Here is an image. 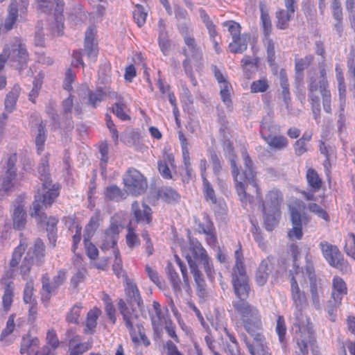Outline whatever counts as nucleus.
<instances>
[{"label":"nucleus","mask_w":355,"mask_h":355,"mask_svg":"<svg viewBox=\"0 0 355 355\" xmlns=\"http://www.w3.org/2000/svg\"><path fill=\"white\" fill-rule=\"evenodd\" d=\"M306 180L313 192L318 191L322 187V180L315 170L309 168L306 171Z\"/></svg>","instance_id":"a18cd8bd"},{"label":"nucleus","mask_w":355,"mask_h":355,"mask_svg":"<svg viewBox=\"0 0 355 355\" xmlns=\"http://www.w3.org/2000/svg\"><path fill=\"white\" fill-rule=\"evenodd\" d=\"M19 12V8H18V3L17 0L12 1L8 7V14L4 24L5 28L7 30H10L12 28L14 24L17 19Z\"/></svg>","instance_id":"58836bf2"},{"label":"nucleus","mask_w":355,"mask_h":355,"mask_svg":"<svg viewBox=\"0 0 355 355\" xmlns=\"http://www.w3.org/2000/svg\"><path fill=\"white\" fill-rule=\"evenodd\" d=\"M319 247L329 266L339 270L343 273H349L351 271L350 265L336 245L322 241L320 243Z\"/></svg>","instance_id":"6e6552de"},{"label":"nucleus","mask_w":355,"mask_h":355,"mask_svg":"<svg viewBox=\"0 0 355 355\" xmlns=\"http://www.w3.org/2000/svg\"><path fill=\"white\" fill-rule=\"evenodd\" d=\"M44 243L40 239L36 240L34 247L28 250L20 266V272L24 279H26L34 260L37 262L42 261V258L44 257Z\"/></svg>","instance_id":"ddd939ff"},{"label":"nucleus","mask_w":355,"mask_h":355,"mask_svg":"<svg viewBox=\"0 0 355 355\" xmlns=\"http://www.w3.org/2000/svg\"><path fill=\"white\" fill-rule=\"evenodd\" d=\"M292 228L288 231V236L291 240H300L303 236L302 226L306 225L309 218L305 214H300L297 207H291Z\"/></svg>","instance_id":"4468645a"},{"label":"nucleus","mask_w":355,"mask_h":355,"mask_svg":"<svg viewBox=\"0 0 355 355\" xmlns=\"http://www.w3.org/2000/svg\"><path fill=\"white\" fill-rule=\"evenodd\" d=\"M121 227V226L117 220L112 219L110 227L105 230L102 237L101 248L103 250L110 248L116 249L115 246Z\"/></svg>","instance_id":"dca6fc26"},{"label":"nucleus","mask_w":355,"mask_h":355,"mask_svg":"<svg viewBox=\"0 0 355 355\" xmlns=\"http://www.w3.org/2000/svg\"><path fill=\"white\" fill-rule=\"evenodd\" d=\"M297 277L293 279L291 286L293 306L295 308L293 318V331L294 339L302 354H309L308 347L315 342L314 334L309 318L304 315L302 310L307 305V300L304 292L297 284Z\"/></svg>","instance_id":"f257e3e1"},{"label":"nucleus","mask_w":355,"mask_h":355,"mask_svg":"<svg viewBox=\"0 0 355 355\" xmlns=\"http://www.w3.org/2000/svg\"><path fill=\"white\" fill-rule=\"evenodd\" d=\"M265 141L271 149L279 150L286 148L288 144L287 138L284 135H274Z\"/></svg>","instance_id":"a19ab883"},{"label":"nucleus","mask_w":355,"mask_h":355,"mask_svg":"<svg viewBox=\"0 0 355 355\" xmlns=\"http://www.w3.org/2000/svg\"><path fill=\"white\" fill-rule=\"evenodd\" d=\"M105 198L110 200L119 201L125 198V193L116 185H110L104 191Z\"/></svg>","instance_id":"37998d69"},{"label":"nucleus","mask_w":355,"mask_h":355,"mask_svg":"<svg viewBox=\"0 0 355 355\" xmlns=\"http://www.w3.org/2000/svg\"><path fill=\"white\" fill-rule=\"evenodd\" d=\"M46 141V133L44 125L41 122L36 128L35 131V145L37 152L40 153L44 150V145Z\"/></svg>","instance_id":"3c124183"},{"label":"nucleus","mask_w":355,"mask_h":355,"mask_svg":"<svg viewBox=\"0 0 355 355\" xmlns=\"http://www.w3.org/2000/svg\"><path fill=\"white\" fill-rule=\"evenodd\" d=\"M177 17L182 16L184 18L182 21H179L178 27L180 33L184 39L186 37L193 35V31L189 20L185 19V11H180L176 15Z\"/></svg>","instance_id":"79ce46f5"},{"label":"nucleus","mask_w":355,"mask_h":355,"mask_svg":"<svg viewBox=\"0 0 355 355\" xmlns=\"http://www.w3.org/2000/svg\"><path fill=\"white\" fill-rule=\"evenodd\" d=\"M282 202L283 196L277 189L269 191L262 201V211L267 230L272 231L278 224Z\"/></svg>","instance_id":"423d86ee"},{"label":"nucleus","mask_w":355,"mask_h":355,"mask_svg":"<svg viewBox=\"0 0 355 355\" xmlns=\"http://www.w3.org/2000/svg\"><path fill=\"white\" fill-rule=\"evenodd\" d=\"M17 161L16 155H10L7 160V169L5 175L0 178V194L8 191L12 187V180L16 177V168L15 167Z\"/></svg>","instance_id":"a211bd4d"},{"label":"nucleus","mask_w":355,"mask_h":355,"mask_svg":"<svg viewBox=\"0 0 355 355\" xmlns=\"http://www.w3.org/2000/svg\"><path fill=\"white\" fill-rule=\"evenodd\" d=\"M92 346L91 341L80 343L78 336H74L69 341V355H82L89 350Z\"/></svg>","instance_id":"473e14b6"},{"label":"nucleus","mask_w":355,"mask_h":355,"mask_svg":"<svg viewBox=\"0 0 355 355\" xmlns=\"http://www.w3.org/2000/svg\"><path fill=\"white\" fill-rule=\"evenodd\" d=\"M308 209L316 214L318 217L324 219L326 221L329 220V215L324 209L316 203H309L308 205Z\"/></svg>","instance_id":"69168bd1"},{"label":"nucleus","mask_w":355,"mask_h":355,"mask_svg":"<svg viewBox=\"0 0 355 355\" xmlns=\"http://www.w3.org/2000/svg\"><path fill=\"white\" fill-rule=\"evenodd\" d=\"M250 38L249 35L244 33L232 39V42L229 45L230 51L234 53H243L247 49Z\"/></svg>","instance_id":"f704fd0d"},{"label":"nucleus","mask_w":355,"mask_h":355,"mask_svg":"<svg viewBox=\"0 0 355 355\" xmlns=\"http://www.w3.org/2000/svg\"><path fill=\"white\" fill-rule=\"evenodd\" d=\"M232 306L234 311L240 316L245 330L251 336H255L257 340H260L263 324L257 307L243 300H233Z\"/></svg>","instance_id":"20e7f679"},{"label":"nucleus","mask_w":355,"mask_h":355,"mask_svg":"<svg viewBox=\"0 0 355 355\" xmlns=\"http://www.w3.org/2000/svg\"><path fill=\"white\" fill-rule=\"evenodd\" d=\"M126 242L130 248H134L140 244L139 239L138 236L135 234V229L130 225L128 227Z\"/></svg>","instance_id":"e2e57ef3"},{"label":"nucleus","mask_w":355,"mask_h":355,"mask_svg":"<svg viewBox=\"0 0 355 355\" xmlns=\"http://www.w3.org/2000/svg\"><path fill=\"white\" fill-rule=\"evenodd\" d=\"M202 266L204 270L207 275V277L211 281H213L215 277V270L214 268L213 263L209 256L206 257L205 258L200 261Z\"/></svg>","instance_id":"680f3d73"},{"label":"nucleus","mask_w":355,"mask_h":355,"mask_svg":"<svg viewBox=\"0 0 355 355\" xmlns=\"http://www.w3.org/2000/svg\"><path fill=\"white\" fill-rule=\"evenodd\" d=\"M20 87L18 85H15L12 90L7 94L5 100L6 109L11 112L15 105L16 101L19 97Z\"/></svg>","instance_id":"09e8293b"},{"label":"nucleus","mask_w":355,"mask_h":355,"mask_svg":"<svg viewBox=\"0 0 355 355\" xmlns=\"http://www.w3.org/2000/svg\"><path fill=\"white\" fill-rule=\"evenodd\" d=\"M118 308L121 314L123 315L125 326L129 330L132 340L135 344L139 345L142 343L146 347L148 346L150 342L143 331L142 327L137 325V328L138 329L137 334L133 326V320L137 318V315L134 313V309H132L131 311L126 305L125 301L122 299H120L118 302Z\"/></svg>","instance_id":"0eeeda50"},{"label":"nucleus","mask_w":355,"mask_h":355,"mask_svg":"<svg viewBox=\"0 0 355 355\" xmlns=\"http://www.w3.org/2000/svg\"><path fill=\"white\" fill-rule=\"evenodd\" d=\"M295 3H290V5L285 4L286 10L279 9L276 12V26L277 28L284 30L288 27V22L293 17L295 11Z\"/></svg>","instance_id":"5701e85b"},{"label":"nucleus","mask_w":355,"mask_h":355,"mask_svg":"<svg viewBox=\"0 0 355 355\" xmlns=\"http://www.w3.org/2000/svg\"><path fill=\"white\" fill-rule=\"evenodd\" d=\"M344 250L347 256L355 260V234H348L345 239Z\"/></svg>","instance_id":"bf43d9fd"},{"label":"nucleus","mask_w":355,"mask_h":355,"mask_svg":"<svg viewBox=\"0 0 355 355\" xmlns=\"http://www.w3.org/2000/svg\"><path fill=\"white\" fill-rule=\"evenodd\" d=\"M270 261L263 259L259 266L256 273V282L259 286H263L269 277L271 270L269 268Z\"/></svg>","instance_id":"4c0bfd02"},{"label":"nucleus","mask_w":355,"mask_h":355,"mask_svg":"<svg viewBox=\"0 0 355 355\" xmlns=\"http://www.w3.org/2000/svg\"><path fill=\"white\" fill-rule=\"evenodd\" d=\"M308 277L310 281V291L311 295V302L314 307L317 309L320 308V297L322 293L321 286L316 282L315 275L313 272V268L308 267L306 269Z\"/></svg>","instance_id":"4be33fe9"},{"label":"nucleus","mask_w":355,"mask_h":355,"mask_svg":"<svg viewBox=\"0 0 355 355\" xmlns=\"http://www.w3.org/2000/svg\"><path fill=\"white\" fill-rule=\"evenodd\" d=\"M279 131L280 127L274 122L270 116H266L263 119L261 123L260 133L264 140L276 135Z\"/></svg>","instance_id":"cd10ccee"},{"label":"nucleus","mask_w":355,"mask_h":355,"mask_svg":"<svg viewBox=\"0 0 355 355\" xmlns=\"http://www.w3.org/2000/svg\"><path fill=\"white\" fill-rule=\"evenodd\" d=\"M159 197L168 203L177 202L180 200V195L171 187H164L159 191Z\"/></svg>","instance_id":"c03bdc74"},{"label":"nucleus","mask_w":355,"mask_h":355,"mask_svg":"<svg viewBox=\"0 0 355 355\" xmlns=\"http://www.w3.org/2000/svg\"><path fill=\"white\" fill-rule=\"evenodd\" d=\"M261 21L264 36H270L272 31L270 17L262 8H261Z\"/></svg>","instance_id":"4d7b16f0"},{"label":"nucleus","mask_w":355,"mask_h":355,"mask_svg":"<svg viewBox=\"0 0 355 355\" xmlns=\"http://www.w3.org/2000/svg\"><path fill=\"white\" fill-rule=\"evenodd\" d=\"M223 26L227 27L228 31L230 33L232 39L241 35V26L239 23L234 21H225Z\"/></svg>","instance_id":"338daca9"},{"label":"nucleus","mask_w":355,"mask_h":355,"mask_svg":"<svg viewBox=\"0 0 355 355\" xmlns=\"http://www.w3.org/2000/svg\"><path fill=\"white\" fill-rule=\"evenodd\" d=\"M184 42L187 49L185 50L186 55H191V58L196 60H200L202 58V51L200 46H198L193 35L186 37Z\"/></svg>","instance_id":"c9c22d12"},{"label":"nucleus","mask_w":355,"mask_h":355,"mask_svg":"<svg viewBox=\"0 0 355 355\" xmlns=\"http://www.w3.org/2000/svg\"><path fill=\"white\" fill-rule=\"evenodd\" d=\"M189 250L191 254V255L189 254V256L194 261L196 259L200 261L204 257L205 258L208 256L207 251L202 247V244L197 239L193 238H189ZM187 255H189V254Z\"/></svg>","instance_id":"72a5a7b5"},{"label":"nucleus","mask_w":355,"mask_h":355,"mask_svg":"<svg viewBox=\"0 0 355 355\" xmlns=\"http://www.w3.org/2000/svg\"><path fill=\"white\" fill-rule=\"evenodd\" d=\"M82 306L80 304L73 306L66 316V320L69 323L78 324L80 316Z\"/></svg>","instance_id":"13d9d810"},{"label":"nucleus","mask_w":355,"mask_h":355,"mask_svg":"<svg viewBox=\"0 0 355 355\" xmlns=\"http://www.w3.org/2000/svg\"><path fill=\"white\" fill-rule=\"evenodd\" d=\"M198 230L199 232L203 233L207 236V241L209 245H214L216 244L215 228L213 223L207 216H205L203 221L198 223Z\"/></svg>","instance_id":"bb28decb"},{"label":"nucleus","mask_w":355,"mask_h":355,"mask_svg":"<svg viewBox=\"0 0 355 355\" xmlns=\"http://www.w3.org/2000/svg\"><path fill=\"white\" fill-rule=\"evenodd\" d=\"M235 264L232 268L231 282L236 300L246 301L249 297L250 286L243 263V257L241 247L234 252Z\"/></svg>","instance_id":"39448f33"},{"label":"nucleus","mask_w":355,"mask_h":355,"mask_svg":"<svg viewBox=\"0 0 355 355\" xmlns=\"http://www.w3.org/2000/svg\"><path fill=\"white\" fill-rule=\"evenodd\" d=\"M223 149L225 157L230 162L232 173L236 182V189L240 200L241 201H247L250 199V196L245 191V184L247 182L251 184L255 188L257 198L261 199V191L255 180L253 164L250 157L246 153H243V157L245 168L242 173H239L236 164V155L234 153L232 144L229 140L224 141Z\"/></svg>","instance_id":"7ed1b4c3"},{"label":"nucleus","mask_w":355,"mask_h":355,"mask_svg":"<svg viewBox=\"0 0 355 355\" xmlns=\"http://www.w3.org/2000/svg\"><path fill=\"white\" fill-rule=\"evenodd\" d=\"M13 291L12 289L8 286L4 291L2 297L3 309L5 312H8L11 307L12 303Z\"/></svg>","instance_id":"0e129e2a"},{"label":"nucleus","mask_w":355,"mask_h":355,"mask_svg":"<svg viewBox=\"0 0 355 355\" xmlns=\"http://www.w3.org/2000/svg\"><path fill=\"white\" fill-rule=\"evenodd\" d=\"M12 227L16 230H22L27 223V213L25 209L24 198L18 196L12 202L10 210Z\"/></svg>","instance_id":"f8f14e48"},{"label":"nucleus","mask_w":355,"mask_h":355,"mask_svg":"<svg viewBox=\"0 0 355 355\" xmlns=\"http://www.w3.org/2000/svg\"><path fill=\"white\" fill-rule=\"evenodd\" d=\"M131 212L137 223L146 225L152 221L151 208L144 203L134 202L132 204Z\"/></svg>","instance_id":"aec40b11"},{"label":"nucleus","mask_w":355,"mask_h":355,"mask_svg":"<svg viewBox=\"0 0 355 355\" xmlns=\"http://www.w3.org/2000/svg\"><path fill=\"white\" fill-rule=\"evenodd\" d=\"M186 259L189 263L191 272L193 276L198 295L200 296H204L206 293V283L204 279L203 275L198 269L196 261L193 260L189 255H186Z\"/></svg>","instance_id":"412c9836"},{"label":"nucleus","mask_w":355,"mask_h":355,"mask_svg":"<svg viewBox=\"0 0 355 355\" xmlns=\"http://www.w3.org/2000/svg\"><path fill=\"white\" fill-rule=\"evenodd\" d=\"M113 99L116 100V102L112 105V112L122 121L128 119V108L124 98L116 92V97H114Z\"/></svg>","instance_id":"c85d7f7f"},{"label":"nucleus","mask_w":355,"mask_h":355,"mask_svg":"<svg viewBox=\"0 0 355 355\" xmlns=\"http://www.w3.org/2000/svg\"><path fill=\"white\" fill-rule=\"evenodd\" d=\"M38 10L47 15H53L55 26L53 27V33L60 35L63 29L64 3L62 0H35Z\"/></svg>","instance_id":"1a4fd4ad"},{"label":"nucleus","mask_w":355,"mask_h":355,"mask_svg":"<svg viewBox=\"0 0 355 355\" xmlns=\"http://www.w3.org/2000/svg\"><path fill=\"white\" fill-rule=\"evenodd\" d=\"M40 341L37 338L29 337L22 338L20 353H26L28 355H53L52 350L48 346L39 347Z\"/></svg>","instance_id":"2eb2a0df"},{"label":"nucleus","mask_w":355,"mask_h":355,"mask_svg":"<svg viewBox=\"0 0 355 355\" xmlns=\"http://www.w3.org/2000/svg\"><path fill=\"white\" fill-rule=\"evenodd\" d=\"M132 15L137 26L141 27L146 23L148 12L144 6L137 4L132 12Z\"/></svg>","instance_id":"864d4df0"},{"label":"nucleus","mask_w":355,"mask_h":355,"mask_svg":"<svg viewBox=\"0 0 355 355\" xmlns=\"http://www.w3.org/2000/svg\"><path fill=\"white\" fill-rule=\"evenodd\" d=\"M253 338V342L251 343L245 336L244 342L251 355H269L268 347L265 345V338L261 332L260 340H257L255 336Z\"/></svg>","instance_id":"b1692460"},{"label":"nucleus","mask_w":355,"mask_h":355,"mask_svg":"<svg viewBox=\"0 0 355 355\" xmlns=\"http://www.w3.org/2000/svg\"><path fill=\"white\" fill-rule=\"evenodd\" d=\"M313 60V56L312 55H308L303 58L295 60V68L296 72L298 73L297 78L302 79L301 73L311 64Z\"/></svg>","instance_id":"603ef678"},{"label":"nucleus","mask_w":355,"mask_h":355,"mask_svg":"<svg viewBox=\"0 0 355 355\" xmlns=\"http://www.w3.org/2000/svg\"><path fill=\"white\" fill-rule=\"evenodd\" d=\"M88 105L92 108H96L102 102L105 97L114 98L116 97V92L112 90L110 87L98 86L94 91L88 89Z\"/></svg>","instance_id":"f3484780"},{"label":"nucleus","mask_w":355,"mask_h":355,"mask_svg":"<svg viewBox=\"0 0 355 355\" xmlns=\"http://www.w3.org/2000/svg\"><path fill=\"white\" fill-rule=\"evenodd\" d=\"M268 88V80L266 78L253 81L250 85L252 93L265 92Z\"/></svg>","instance_id":"052dcab7"},{"label":"nucleus","mask_w":355,"mask_h":355,"mask_svg":"<svg viewBox=\"0 0 355 355\" xmlns=\"http://www.w3.org/2000/svg\"><path fill=\"white\" fill-rule=\"evenodd\" d=\"M153 309L154 313H150L152 324L155 330L159 329L165 321H168L164 317V314L161 309L160 304L154 301L153 302Z\"/></svg>","instance_id":"e433bc0d"},{"label":"nucleus","mask_w":355,"mask_h":355,"mask_svg":"<svg viewBox=\"0 0 355 355\" xmlns=\"http://www.w3.org/2000/svg\"><path fill=\"white\" fill-rule=\"evenodd\" d=\"M33 282L32 280H29L26 282L24 290V301L26 304L34 303V299L33 298Z\"/></svg>","instance_id":"774afa93"},{"label":"nucleus","mask_w":355,"mask_h":355,"mask_svg":"<svg viewBox=\"0 0 355 355\" xmlns=\"http://www.w3.org/2000/svg\"><path fill=\"white\" fill-rule=\"evenodd\" d=\"M317 87L314 83H311L310 87H308V97L311 104L313 118L317 122H319L320 118V102Z\"/></svg>","instance_id":"a878e982"},{"label":"nucleus","mask_w":355,"mask_h":355,"mask_svg":"<svg viewBox=\"0 0 355 355\" xmlns=\"http://www.w3.org/2000/svg\"><path fill=\"white\" fill-rule=\"evenodd\" d=\"M214 76L217 80L220 87V94L224 103L230 107L232 105L231 93L232 87L230 83L227 80L226 77L221 73V71L216 68L214 67Z\"/></svg>","instance_id":"6ab92c4d"},{"label":"nucleus","mask_w":355,"mask_h":355,"mask_svg":"<svg viewBox=\"0 0 355 355\" xmlns=\"http://www.w3.org/2000/svg\"><path fill=\"white\" fill-rule=\"evenodd\" d=\"M318 92L321 94L322 98V105L324 110L327 113L331 112V92L328 88H327V84L323 83L321 89H318Z\"/></svg>","instance_id":"5fc2aeb1"},{"label":"nucleus","mask_w":355,"mask_h":355,"mask_svg":"<svg viewBox=\"0 0 355 355\" xmlns=\"http://www.w3.org/2000/svg\"><path fill=\"white\" fill-rule=\"evenodd\" d=\"M27 248V243L24 240L21 239L19 245L16 247L12 252V258L10 261V268L12 272L14 268H16L21 259L23 254L24 253Z\"/></svg>","instance_id":"ea45409f"},{"label":"nucleus","mask_w":355,"mask_h":355,"mask_svg":"<svg viewBox=\"0 0 355 355\" xmlns=\"http://www.w3.org/2000/svg\"><path fill=\"white\" fill-rule=\"evenodd\" d=\"M40 180L42 187L37 189L35 196V200L32 205L33 211L31 216L38 222H44L46 215L42 210L51 206L59 195V186L52 184L49 173V158L46 155L42 157L38 167Z\"/></svg>","instance_id":"f03ea898"},{"label":"nucleus","mask_w":355,"mask_h":355,"mask_svg":"<svg viewBox=\"0 0 355 355\" xmlns=\"http://www.w3.org/2000/svg\"><path fill=\"white\" fill-rule=\"evenodd\" d=\"M101 311L98 309H94L87 313L86 321V332L93 333L97 324V319Z\"/></svg>","instance_id":"49530a36"},{"label":"nucleus","mask_w":355,"mask_h":355,"mask_svg":"<svg viewBox=\"0 0 355 355\" xmlns=\"http://www.w3.org/2000/svg\"><path fill=\"white\" fill-rule=\"evenodd\" d=\"M168 276L170 279L172 288L174 291V293L176 295H178L179 294H181L182 290L180 287V279L179 277V275L178 272L175 271V268L169 264L168 266Z\"/></svg>","instance_id":"de8ad7c7"},{"label":"nucleus","mask_w":355,"mask_h":355,"mask_svg":"<svg viewBox=\"0 0 355 355\" xmlns=\"http://www.w3.org/2000/svg\"><path fill=\"white\" fill-rule=\"evenodd\" d=\"M15 314L9 316L6 327L1 331L0 341L5 345H10L15 340L12 334L15 329Z\"/></svg>","instance_id":"c756f323"},{"label":"nucleus","mask_w":355,"mask_h":355,"mask_svg":"<svg viewBox=\"0 0 355 355\" xmlns=\"http://www.w3.org/2000/svg\"><path fill=\"white\" fill-rule=\"evenodd\" d=\"M42 298H46L47 300L50 299L51 295L55 293L56 288L52 283V280L50 279L47 275H43L42 278Z\"/></svg>","instance_id":"8fccbe9b"},{"label":"nucleus","mask_w":355,"mask_h":355,"mask_svg":"<svg viewBox=\"0 0 355 355\" xmlns=\"http://www.w3.org/2000/svg\"><path fill=\"white\" fill-rule=\"evenodd\" d=\"M332 286L331 297L334 300V306L338 307L341 304L343 296L347 294V286L341 277H334L332 281Z\"/></svg>","instance_id":"393cba45"},{"label":"nucleus","mask_w":355,"mask_h":355,"mask_svg":"<svg viewBox=\"0 0 355 355\" xmlns=\"http://www.w3.org/2000/svg\"><path fill=\"white\" fill-rule=\"evenodd\" d=\"M125 293L127 295L128 301L131 306L136 304L140 311L144 308V303L140 296V293L137 286L133 284H127L125 288Z\"/></svg>","instance_id":"2f4dec72"},{"label":"nucleus","mask_w":355,"mask_h":355,"mask_svg":"<svg viewBox=\"0 0 355 355\" xmlns=\"http://www.w3.org/2000/svg\"><path fill=\"white\" fill-rule=\"evenodd\" d=\"M3 50L7 54L10 62H17L21 67L26 64L29 60L26 45L21 38L13 37L6 44Z\"/></svg>","instance_id":"9d476101"},{"label":"nucleus","mask_w":355,"mask_h":355,"mask_svg":"<svg viewBox=\"0 0 355 355\" xmlns=\"http://www.w3.org/2000/svg\"><path fill=\"white\" fill-rule=\"evenodd\" d=\"M62 107L65 114H71L73 107L76 114H80L82 112L81 106L78 103L73 105V98L71 95L62 101Z\"/></svg>","instance_id":"6e6d98bb"},{"label":"nucleus","mask_w":355,"mask_h":355,"mask_svg":"<svg viewBox=\"0 0 355 355\" xmlns=\"http://www.w3.org/2000/svg\"><path fill=\"white\" fill-rule=\"evenodd\" d=\"M94 29L89 28L85 33V51L88 58L93 62L96 60L98 53V49L94 43Z\"/></svg>","instance_id":"7c9ffc66"},{"label":"nucleus","mask_w":355,"mask_h":355,"mask_svg":"<svg viewBox=\"0 0 355 355\" xmlns=\"http://www.w3.org/2000/svg\"><path fill=\"white\" fill-rule=\"evenodd\" d=\"M125 190L129 193L137 196L143 193L147 189L148 184L146 178L137 169L129 168L123 178Z\"/></svg>","instance_id":"9b49d317"}]
</instances>
